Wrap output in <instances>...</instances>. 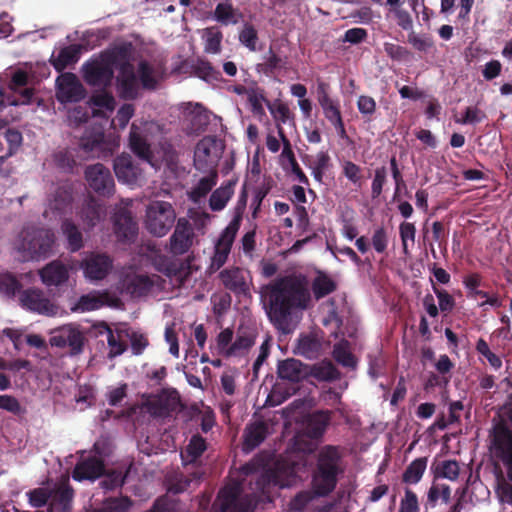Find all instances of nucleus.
Returning <instances> with one entry per match:
<instances>
[{"mask_svg":"<svg viewBox=\"0 0 512 512\" xmlns=\"http://www.w3.org/2000/svg\"><path fill=\"white\" fill-rule=\"evenodd\" d=\"M99 334L107 335V343L109 346L108 358L112 359L122 355L127 350V345L123 341V334L127 331L116 330L115 332L105 322L100 323L97 326Z\"/></svg>","mask_w":512,"mask_h":512,"instance_id":"nucleus-27","label":"nucleus"},{"mask_svg":"<svg viewBox=\"0 0 512 512\" xmlns=\"http://www.w3.org/2000/svg\"><path fill=\"white\" fill-rule=\"evenodd\" d=\"M113 169L119 182L137 185L143 178V170L129 154H121L113 161Z\"/></svg>","mask_w":512,"mask_h":512,"instance_id":"nucleus-14","label":"nucleus"},{"mask_svg":"<svg viewBox=\"0 0 512 512\" xmlns=\"http://www.w3.org/2000/svg\"><path fill=\"white\" fill-rule=\"evenodd\" d=\"M113 229L116 238L122 243H132L138 234V226L127 209H120L113 216Z\"/></svg>","mask_w":512,"mask_h":512,"instance_id":"nucleus-16","label":"nucleus"},{"mask_svg":"<svg viewBox=\"0 0 512 512\" xmlns=\"http://www.w3.org/2000/svg\"><path fill=\"white\" fill-rule=\"evenodd\" d=\"M256 335L253 332L239 331L235 341L227 348L226 357L243 356L255 344Z\"/></svg>","mask_w":512,"mask_h":512,"instance_id":"nucleus-36","label":"nucleus"},{"mask_svg":"<svg viewBox=\"0 0 512 512\" xmlns=\"http://www.w3.org/2000/svg\"><path fill=\"white\" fill-rule=\"evenodd\" d=\"M85 278L90 281L105 279L113 268V259L106 253L88 252L80 264Z\"/></svg>","mask_w":512,"mask_h":512,"instance_id":"nucleus-12","label":"nucleus"},{"mask_svg":"<svg viewBox=\"0 0 512 512\" xmlns=\"http://www.w3.org/2000/svg\"><path fill=\"white\" fill-rule=\"evenodd\" d=\"M56 99L61 104L76 103L86 96V89L72 72L61 73L55 82Z\"/></svg>","mask_w":512,"mask_h":512,"instance_id":"nucleus-9","label":"nucleus"},{"mask_svg":"<svg viewBox=\"0 0 512 512\" xmlns=\"http://www.w3.org/2000/svg\"><path fill=\"white\" fill-rule=\"evenodd\" d=\"M122 285L125 292L132 297H141L152 290L154 281L147 275L135 274L126 276Z\"/></svg>","mask_w":512,"mask_h":512,"instance_id":"nucleus-29","label":"nucleus"},{"mask_svg":"<svg viewBox=\"0 0 512 512\" xmlns=\"http://www.w3.org/2000/svg\"><path fill=\"white\" fill-rule=\"evenodd\" d=\"M145 512H181L180 504L168 497L158 498L152 507Z\"/></svg>","mask_w":512,"mask_h":512,"instance_id":"nucleus-64","label":"nucleus"},{"mask_svg":"<svg viewBox=\"0 0 512 512\" xmlns=\"http://www.w3.org/2000/svg\"><path fill=\"white\" fill-rule=\"evenodd\" d=\"M86 338L78 326L63 325L51 332L49 343L52 347L69 348L72 356L79 355L84 350Z\"/></svg>","mask_w":512,"mask_h":512,"instance_id":"nucleus-7","label":"nucleus"},{"mask_svg":"<svg viewBox=\"0 0 512 512\" xmlns=\"http://www.w3.org/2000/svg\"><path fill=\"white\" fill-rule=\"evenodd\" d=\"M103 479L100 481L101 488L105 491H113L121 487L125 482L126 475L121 470H111L102 475Z\"/></svg>","mask_w":512,"mask_h":512,"instance_id":"nucleus-58","label":"nucleus"},{"mask_svg":"<svg viewBox=\"0 0 512 512\" xmlns=\"http://www.w3.org/2000/svg\"><path fill=\"white\" fill-rule=\"evenodd\" d=\"M238 178H232L214 190L209 199V207L212 211L223 210L234 194V188Z\"/></svg>","mask_w":512,"mask_h":512,"instance_id":"nucleus-32","label":"nucleus"},{"mask_svg":"<svg viewBox=\"0 0 512 512\" xmlns=\"http://www.w3.org/2000/svg\"><path fill=\"white\" fill-rule=\"evenodd\" d=\"M127 45L116 46L100 52L85 61L81 73L85 83L91 87L107 89L111 86L114 71L120 59L126 57Z\"/></svg>","mask_w":512,"mask_h":512,"instance_id":"nucleus-4","label":"nucleus"},{"mask_svg":"<svg viewBox=\"0 0 512 512\" xmlns=\"http://www.w3.org/2000/svg\"><path fill=\"white\" fill-rule=\"evenodd\" d=\"M104 305V299L100 295L87 294L82 295L75 307V310L86 312L100 309Z\"/></svg>","mask_w":512,"mask_h":512,"instance_id":"nucleus-62","label":"nucleus"},{"mask_svg":"<svg viewBox=\"0 0 512 512\" xmlns=\"http://www.w3.org/2000/svg\"><path fill=\"white\" fill-rule=\"evenodd\" d=\"M277 375L282 380L298 383L308 376V365L300 360L287 358L278 362Z\"/></svg>","mask_w":512,"mask_h":512,"instance_id":"nucleus-23","label":"nucleus"},{"mask_svg":"<svg viewBox=\"0 0 512 512\" xmlns=\"http://www.w3.org/2000/svg\"><path fill=\"white\" fill-rule=\"evenodd\" d=\"M264 61L257 64L256 68L258 72L265 74L266 76H272L276 70L283 67L282 58L277 55L272 47L269 48L268 53L263 56Z\"/></svg>","mask_w":512,"mask_h":512,"instance_id":"nucleus-52","label":"nucleus"},{"mask_svg":"<svg viewBox=\"0 0 512 512\" xmlns=\"http://www.w3.org/2000/svg\"><path fill=\"white\" fill-rule=\"evenodd\" d=\"M219 279L227 290L236 295H246L249 292L244 271L239 267L222 270L219 273Z\"/></svg>","mask_w":512,"mask_h":512,"instance_id":"nucleus-22","label":"nucleus"},{"mask_svg":"<svg viewBox=\"0 0 512 512\" xmlns=\"http://www.w3.org/2000/svg\"><path fill=\"white\" fill-rule=\"evenodd\" d=\"M214 147L215 141L211 138H204L197 143L193 160L196 170L202 173L217 170V157L213 156L211 153V150Z\"/></svg>","mask_w":512,"mask_h":512,"instance_id":"nucleus-20","label":"nucleus"},{"mask_svg":"<svg viewBox=\"0 0 512 512\" xmlns=\"http://www.w3.org/2000/svg\"><path fill=\"white\" fill-rule=\"evenodd\" d=\"M190 121L192 130L196 133H202L210 123V114L201 104H196L191 112Z\"/></svg>","mask_w":512,"mask_h":512,"instance_id":"nucleus-53","label":"nucleus"},{"mask_svg":"<svg viewBox=\"0 0 512 512\" xmlns=\"http://www.w3.org/2000/svg\"><path fill=\"white\" fill-rule=\"evenodd\" d=\"M269 434V426L266 422L259 420L246 426L243 434V450L246 452L254 450L261 445Z\"/></svg>","mask_w":512,"mask_h":512,"instance_id":"nucleus-25","label":"nucleus"},{"mask_svg":"<svg viewBox=\"0 0 512 512\" xmlns=\"http://www.w3.org/2000/svg\"><path fill=\"white\" fill-rule=\"evenodd\" d=\"M131 506V501L127 497L108 498L101 507L94 508L91 512H127Z\"/></svg>","mask_w":512,"mask_h":512,"instance_id":"nucleus-56","label":"nucleus"},{"mask_svg":"<svg viewBox=\"0 0 512 512\" xmlns=\"http://www.w3.org/2000/svg\"><path fill=\"white\" fill-rule=\"evenodd\" d=\"M61 231L67 239L68 249L71 252H77L84 246L82 233L71 219L66 218L62 221Z\"/></svg>","mask_w":512,"mask_h":512,"instance_id":"nucleus-38","label":"nucleus"},{"mask_svg":"<svg viewBox=\"0 0 512 512\" xmlns=\"http://www.w3.org/2000/svg\"><path fill=\"white\" fill-rule=\"evenodd\" d=\"M89 104L92 106V115L102 117L104 113L100 109L112 112L115 107V99L110 92L102 89L91 96Z\"/></svg>","mask_w":512,"mask_h":512,"instance_id":"nucleus-39","label":"nucleus"},{"mask_svg":"<svg viewBox=\"0 0 512 512\" xmlns=\"http://www.w3.org/2000/svg\"><path fill=\"white\" fill-rule=\"evenodd\" d=\"M267 108L278 123L286 124L292 119L288 105L280 100L274 102L267 101Z\"/></svg>","mask_w":512,"mask_h":512,"instance_id":"nucleus-57","label":"nucleus"},{"mask_svg":"<svg viewBox=\"0 0 512 512\" xmlns=\"http://www.w3.org/2000/svg\"><path fill=\"white\" fill-rule=\"evenodd\" d=\"M80 45L71 44L60 49L57 56L52 54L49 62L57 72H63L68 66L78 62Z\"/></svg>","mask_w":512,"mask_h":512,"instance_id":"nucleus-33","label":"nucleus"},{"mask_svg":"<svg viewBox=\"0 0 512 512\" xmlns=\"http://www.w3.org/2000/svg\"><path fill=\"white\" fill-rule=\"evenodd\" d=\"M201 476L202 474L200 472H193L189 474L176 473L169 480L168 490L175 494L182 493L190 487L192 482L199 483Z\"/></svg>","mask_w":512,"mask_h":512,"instance_id":"nucleus-46","label":"nucleus"},{"mask_svg":"<svg viewBox=\"0 0 512 512\" xmlns=\"http://www.w3.org/2000/svg\"><path fill=\"white\" fill-rule=\"evenodd\" d=\"M207 449V443L206 440L199 434L193 435L188 445L186 446L185 450L181 452L182 460L186 463H193L195 462L199 457L202 456V454Z\"/></svg>","mask_w":512,"mask_h":512,"instance_id":"nucleus-40","label":"nucleus"},{"mask_svg":"<svg viewBox=\"0 0 512 512\" xmlns=\"http://www.w3.org/2000/svg\"><path fill=\"white\" fill-rule=\"evenodd\" d=\"M105 472V464L102 458L97 456L82 457L74 467L72 477L76 481L95 480Z\"/></svg>","mask_w":512,"mask_h":512,"instance_id":"nucleus-17","label":"nucleus"},{"mask_svg":"<svg viewBox=\"0 0 512 512\" xmlns=\"http://www.w3.org/2000/svg\"><path fill=\"white\" fill-rule=\"evenodd\" d=\"M323 344L315 334H303L296 345V354L306 359H317L322 352Z\"/></svg>","mask_w":512,"mask_h":512,"instance_id":"nucleus-31","label":"nucleus"},{"mask_svg":"<svg viewBox=\"0 0 512 512\" xmlns=\"http://www.w3.org/2000/svg\"><path fill=\"white\" fill-rule=\"evenodd\" d=\"M84 175L88 186L99 196L110 197L114 193V178L102 163L87 166Z\"/></svg>","mask_w":512,"mask_h":512,"instance_id":"nucleus-11","label":"nucleus"},{"mask_svg":"<svg viewBox=\"0 0 512 512\" xmlns=\"http://www.w3.org/2000/svg\"><path fill=\"white\" fill-rule=\"evenodd\" d=\"M42 282L46 286H60L68 281V267L60 260H54L39 271Z\"/></svg>","mask_w":512,"mask_h":512,"instance_id":"nucleus-24","label":"nucleus"},{"mask_svg":"<svg viewBox=\"0 0 512 512\" xmlns=\"http://www.w3.org/2000/svg\"><path fill=\"white\" fill-rule=\"evenodd\" d=\"M330 85L322 80L317 81V100L323 110L325 118L330 122H334L342 118L340 104L338 100H334L329 94Z\"/></svg>","mask_w":512,"mask_h":512,"instance_id":"nucleus-21","label":"nucleus"},{"mask_svg":"<svg viewBox=\"0 0 512 512\" xmlns=\"http://www.w3.org/2000/svg\"><path fill=\"white\" fill-rule=\"evenodd\" d=\"M407 42L418 52H428L434 47V41L431 36L417 34L413 30L408 34Z\"/></svg>","mask_w":512,"mask_h":512,"instance_id":"nucleus-60","label":"nucleus"},{"mask_svg":"<svg viewBox=\"0 0 512 512\" xmlns=\"http://www.w3.org/2000/svg\"><path fill=\"white\" fill-rule=\"evenodd\" d=\"M50 509L66 512L74 497V490L68 483H63L51 492Z\"/></svg>","mask_w":512,"mask_h":512,"instance_id":"nucleus-35","label":"nucleus"},{"mask_svg":"<svg viewBox=\"0 0 512 512\" xmlns=\"http://www.w3.org/2000/svg\"><path fill=\"white\" fill-rule=\"evenodd\" d=\"M141 86L146 90H155L159 80L162 77L163 69L161 66H155L147 60H141L137 69Z\"/></svg>","mask_w":512,"mask_h":512,"instance_id":"nucleus-28","label":"nucleus"},{"mask_svg":"<svg viewBox=\"0 0 512 512\" xmlns=\"http://www.w3.org/2000/svg\"><path fill=\"white\" fill-rule=\"evenodd\" d=\"M434 479L446 478L455 481L460 472L459 464L456 460H444L432 466Z\"/></svg>","mask_w":512,"mask_h":512,"instance_id":"nucleus-50","label":"nucleus"},{"mask_svg":"<svg viewBox=\"0 0 512 512\" xmlns=\"http://www.w3.org/2000/svg\"><path fill=\"white\" fill-rule=\"evenodd\" d=\"M427 457L414 459L402 474V482L405 484H417L423 477L427 467Z\"/></svg>","mask_w":512,"mask_h":512,"instance_id":"nucleus-44","label":"nucleus"},{"mask_svg":"<svg viewBox=\"0 0 512 512\" xmlns=\"http://www.w3.org/2000/svg\"><path fill=\"white\" fill-rule=\"evenodd\" d=\"M73 197L69 188L57 187L48 198L47 208L43 216L48 219L57 218L63 215L71 207Z\"/></svg>","mask_w":512,"mask_h":512,"instance_id":"nucleus-19","label":"nucleus"},{"mask_svg":"<svg viewBox=\"0 0 512 512\" xmlns=\"http://www.w3.org/2000/svg\"><path fill=\"white\" fill-rule=\"evenodd\" d=\"M194 238L195 232L192 224L187 218L180 217L166 245V250L173 256L184 255L193 246Z\"/></svg>","mask_w":512,"mask_h":512,"instance_id":"nucleus-10","label":"nucleus"},{"mask_svg":"<svg viewBox=\"0 0 512 512\" xmlns=\"http://www.w3.org/2000/svg\"><path fill=\"white\" fill-rule=\"evenodd\" d=\"M333 412L331 410H318L313 412L307 422V432L311 438L319 439L330 424Z\"/></svg>","mask_w":512,"mask_h":512,"instance_id":"nucleus-34","label":"nucleus"},{"mask_svg":"<svg viewBox=\"0 0 512 512\" xmlns=\"http://www.w3.org/2000/svg\"><path fill=\"white\" fill-rule=\"evenodd\" d=\"M205 52L216 54L221 50L222 33L214 27L205 30Z\"/></svg>","mask_w":512,"mask_h":512,"instance_id":"nucleus-63","label":"nucleus"},{"mask_svg":"<svg viewBox=\"0 0 512 512\" xmlns=\"http://www.w3.org/2000/svg\"><path fill=\"white\" fill-rule=\"evenodd\" d=\"M105 134L101 129H97L92 133H85L80 140V147L86 153H95L103 149L105 144Z\"/></svg>","mask_w":512,"mask_h":512,"instance_id":"nucleus-49","label":"nucleus"},{"mask_svg":"<svg viewBox=\"0 0 512 512\" xmlns=\"http://www.w3.org/2000/svg\"><path fill=\"white\" fill-rule=\"evenodd\" d=\"M475 349L479 354V360L483 362L485 359L494 370H499L502 367V359L495 354L489 347L487 341L479 338L476 342Z\"/></svg>","mask_w":512,"mask_h":512,"instance_id":"nucleus-51","label":"nucleus"},{"mask_svg":"<svg viewBox=\"0 0 512 512\" xmlns=\"http://www.w3.org/2000/svg\"><path fill=\"white\" fill-rule=\"evenodd\" d=\"M22 284L9 272L0 273V293L7 298H14L20 292Z\"/></svg>","mask_w":512,"mask_h":512,"instance_id":"nucleus-54","label":"nucleus"},{"mask_svg":"<svg viewBox=\"0 0 512 512\" xmlns=\"http://www.w3.org/2000/svg\"><path fill=\"white\" fill-rule=\"evenodd\" d=\"M493 445L507 467V475L512 481V431L503 423L494 427Z\"/></svg>","mask_w":512,"mask_h":512,"instance_id":"nucleus-15","label":"nucleus"},{"mask_svg":"<svg viewBox=\"0 0 512 512\" xmlns=\"http://www.w3.org/2000/svg\"><path fill=\"white\" fill-rule=\"evenodd\" d=\"M19 302L24 309L46 316L55 315L58 309L38 288L23 290L19 295Z\"/></svg>","mask_w":512,"mask_h":512,"instance_id":"nucleus-13","label":"nucleus"},{"mask_svg":"<svg viewBox=\"0 0 512 512\" xmlns=\"http://www.w3.org/2000/svg\"><path fill=\"white\" fill-rule=\"evenodd\" d=\"M343 473L344 467L339 447L323 446L316 455V463L312 471L311 487L314 493L319 497L330 495Z\"/></svg>","mask_w":512,"mask_h":512,"instance_id":"nucleus-3","label":"nucleus"},{"mask_svg":"<svg viewBox=\"0 0 512 512\" xmlns=\"http://www.w3.org/2000/svg\"><path fill=\"white\" fill-rule=\"evenodd\" d=\"M213 16L222 25H229L237 24L241 15L237 13L230 2H221L216 5Z\"/></svg>","mask_w":512,"mask_h":512,"instance_id":"nucleus-48","label":"nucleus"},{"mask_svg":"<svg viewBox=\"0 0 512 512\" xmlns=\"http://www.w3.org/2000/svg\"><path fill=\"white\" fill-rule=\"evenodd\" d=\"M318 497L314 489L298 492L289 502V509L293 512H302L313 500Z\"/></svg>","mask_w":512,"mask_h":512,"instance_id":"nucleus-59","label":"nucleus"},{"mask_svg":"<svg viewBox=\"0 0 512 512\" xmlns=\"http://www.w3.org/2000/svg\"><path fill=\"white\" fill-rule=\"evenodd\" d=\"M118 94L121 99L135 100L140 95V86L137 76L128 75L125 79H117Z\"/></svg>","mask_w":512,"mask_h":512,"instance_id":"nucleus-47","label":"nucleus"},{"mask_svg":"<svg viewBox=\"0 0 512 512\" xmlns=\"http://www.w3.org/2000/svg\"><path fill=\"white\" fill-rule=\"evenodd\" d=\"M147 409L154 417L167 418L182 410L178 391L174 388L162 389L147 401Z\"/></svg>","mask_w":512,"mask_h":512,"instance_id":"nucleus-8","label":"nucleus"},{"mask_svg":"<svg viewBox=\"0 0 512 512\" xmlns=\"http://www.w3.org/2000/svg\"><path fill=\"white\" fill-rule=\"evenodd\" d=\"M237 232L238 230L228 226L222 231L211 258V270L217 271L226 263Z\"/></svg>","mask_w":512,"mask_h":512,"instance_id":"nucleus-18","label":"nucleus"},{"mask_svg":"<svg viewBox=\"0 0 512 512\" xmlns=\"http://www.w3.org/2000/svg\"><path fill=\"white\" fill-rule=\"evenodd\" d=\"M192 259V256H188L184 260L169 261L162 271L168 277H175L180 282H183L191 274Z\"/></svg>","mask_w":512,"mask_h":512,"instance_id":"nucleus-42","label":"nucleus"},{"mask_svg":"<svg viewBox=\"0 0 512 512\" xmlns=\"http://www.w3.org/2000/svg\"><path fill=\"white\" fill-rule=\"evenodd\" d=\"M337 283L319 271L309 288L304 275L289 274L277 277L260 288V301L272 326L281 334L292 333L302 314L312 306V295L320 300L335 292Z\"/></svg>","mask_w":512,"mask_h":512,"instance_id":"nucleus-2","label":"nucleus"},{"mask_svg":"<svg viewBox=\"0 0 512 512\" xmlns=\"http://www.w3.org/2000/svg\"><path fill=\"white\" fill-rule=\"evenodd\" d=\"M105 214L104 208L94 196H88L84 201L81 210L80 218L88 229L95 227L103 218Z\"/></svg>","mask_w":512,"mask_h":512,"instance_id":"nucleus-30","label":"nucleus"},{"mask_svg":"<svg viewBox=\"0 0 512 512\" xmlns=\"http://www.w3.org/2000/svg\"><path fill=\"white\" fill-rule=\"evenodd\" d=\"M55 235L52 230L38 227H25L17 243V250L24 261L49 257L53 252Z\"/></svg>","mask_w":512,"mask_h":512,"instance_id":"nucleus-5","label":"nucleus"},{"mask_svg":"<svg viewBox=\"0 0 512 512\" xmlns=\"http://www.w3.org/2000/svg\"><path fill=\"white\" fill-rule=\"evenodd\" d=\"M308 376L318 381H334L339 379L340 372L331 361L326 360L308 366Z\"/></svg>","mask_w":512,"mask_h":512,"instance_id":"nucleus-37","label":"nucleus"},{"mask_svg":"<svg viewBox=\"0 0 512 512\" xmlns=\"http://www.w3.org/2000/svg\"><path fill=\"white\" fill-rule=\"evenodd\" d=\"M208 176L203 177L199 180L197 185L192 188L189 193V197L193 201H199L204 198L216 185L218 180V172L217 170L208 171Z\"/></svg>","mask_w":512,"mask_h":512,"instance_id":"nucleus-45","label":"nucleus"},{"mask_svg":"<svg viewBox=\"0 0 512 512\" xmlns=\"http://www.w3.org/2000/svg\"><path fill=\"white\" fill-rule=\"evenodd\" d=\"M175 220L176 212L171 203L153 201L147 206L145 227L153 236H165L173 227Z\"/></svg>","mask_w":512,"mask_h":512,"instance_id":"nucleus-6","label":"nucleus"},{"mask_svg":"<svg viewBox=\"0 0 512 512\" xmlns=\"http://www.w3.org/2000/svg\"><path fill=\"white\" fill-rule=\"evenodd\" d=\"M307 461L298 459L277 460L268 467L264 457L256 456L240 468L242 481L233 482L220 489L213 508L219 512H252L257 496L270 498L272 489L287 488L300 480Z\"/></svg>","mask_w":512,"mask_h":512,"instance_id":"nucleus-1","label":"nucleus"},{"mask_svg":"<svg viewBox=\"0 0 512 512\" xmlns=\"http://www.w3.org/2000/svg\"><path fill=\"white\" fill-rule=\"evenodd\" d=\"M432 290L439 302V310L443 313L451 312L455 307V299L445 289H442L436 285V283L430 279Z\"/></svg>","mask_w":512,"mask_h":512,"instance_id":"nucleus-61","label":"nucleus"},{"mask_svg":"<svg viewBox=\"0 0 512 512\" xmlns=\"http://www.w3.org/2000/svg\"><path fill=\"white\" fill-rule=\"evenodd\" d=\"M129 147L131 151L141 160L152 163L153 152L146 137L140 132V128L132 123L129 133Z\"/></svg>","mask_w":512,"mask_h":512,"instance_id":"nucleus-26","label":"nucleus"},{"mask_svg":"<svg viewBox=\"0 0 512 512\" xmlns=\"http://www.w3.org/2000/svg\"><path fill=\"white\" fill-rule=\"evenodd\" d=\"M332 356L343 367L355 369L357 366V359L352 354L350 343L347 340H342L334 345Z\"/></svg>","mask_w":512,"mask_h":512,"instance_id":"nucleus-41","label":"nucleus"},{"mask_svg":"<svg viewBox=\"0 0 512 512\" xmlns=\"http://www.w3.org/2000/svg\"><path fill=\"white\" fill-rule=\"evenodd\" d=\"M191 70L195 76L208 83L217 82L221 79V72L215 69L209 61L204 59H197L191 65Z\"/></svg>","mask_w":512,"mask_h":512,"instance_id":"nucleus-43","label":"nucleus"},{"mask_svg":"<svg viewBox=\"0 0 512 512\" xmlns=\"http://www.w3.org/2000/svg\"><path fill=\"white\" fill-rule=\"evenodd\" d=\"M239 42L249 51L255 52L260 48L257 47L259 40L258 32L251 23H245L239 32Z\"/></svg>","mask_w":512,"mask_h":512,"instance_id":"nucleus-55","label":"nucleus"}]
</instances>
